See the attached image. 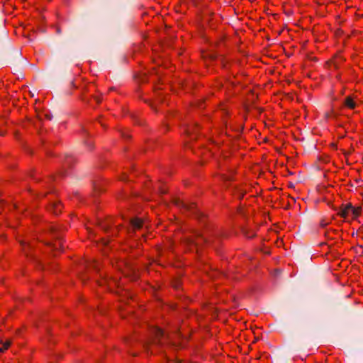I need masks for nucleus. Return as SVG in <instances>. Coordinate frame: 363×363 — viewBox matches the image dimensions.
Returning a JSON list of instances; mask_svg holds the SVG:
<instances>
[{"label":"nucleus","instance_id":"nucleus-1","mask_svg":"<svg viewBox=\"0 0 363 363\" xmlns=\"http://www.w3.org/2000/svg\"><path fill=\"white\" fill-rule=\"evenodd\" d=\"M1 57L6 63L14 66L16 71H19L22 65L25 64V60L22 57L20 50L13 48L9 45L2 52Z\"/></svg>","mask_w":363,"mask_h":363},{"label":"nucleus","instance_id":"nucleus-2","mask_svg":"<svg viewBox=\"0 0 363 363\" xmlns=\"http://www.w3.org/2000/svg\"><path fill=\"white\" fill-rule=\"evenodd\" d=\"M152 335V339L149 342L146 343L147 346L152 344L158 347H162L164 345L162 339L165 337L169 341V345L171 347H178L175 343L170 340V337L169 335H166L164 331L159 328H153Z\"/></svg>","mask_w":363,"mask_h":363},{"label":"nucleus","instance_id":"nucleus-3","mask_svg":"<svg viewBox=\"0 0 363 363\" xmlns=\"http://www.w3.org/2000/svg\"><path fill=\"white\" fill-rule=\"evenodd\" d=\"M361 212V207L354 208L351 203H347L345 206H342L338 210L337 214L342 218H347L351 216L353 219H355L359 216Z\"/></svg>","mask_w":363,"mask_h":363},{"label":"nucleus","instance_id":"nucleus-4","mask_svg":"<svg viewBox=\"0 0 363 363\" xmlns=\"http://www.w3.org/2000/svg\"><path fill=\"white\" fill-rule=\"evenodd\" d=\"M175 204L180 208H184L186 211H190L192 213L195 214L198 218L201 216V213L198 211L194 203L186 204L178 200L175 201Z\"/></svg>","mask_w":363,"mask_h":363},{"label":"nucleus","instance_id":"nucleus-5","mask_svg":"<svg viewBox=\"0 0 363 363\" xmlns=\"http://www.w3.org/2000/svg\"><path fill=\"white\" fill-rule=\"evenodd\" d=\"M130 228L132 230H140L143 227V221L138 218H133L130 220Z\"/></svg>","mask_w":363,"mask_h":363},{"label":"nucleus","instance_id":"nucleus-6","mask_svg":"<svg viewBox=\"0 0 363 363\" xmlns=\"http://www.w3.org/2000/svg\"><path fill=\"white\" fill-rule=\"evenodd\" d=\"M127 275L133 277V279H137L138 275L136 274V269L133 267V266L128 265L127 267Z\"/></svg>","mask_w":363,"mask_h":363},{"label":"nucleus","instance_id":"nucleus-7","mask_svg":"<svg viewBox=\"0 0 363 363\" xmlns=\"http://www.w3.org/2000/svg\"><path fill=\"white\" fill-rule=\"evenodd\" d=\"M51 208L53 210V213L55 214H58L61 212L62 205L60 202H53L51 204Z\"/></svg>","mask_w":363,"mask_h":363},{"label":"nucleus","instance_id":"nucleus-8","mask_svg":"<svg viewBox=\"0 0 363 363\" xmlns=\"http://www.w3.org/2000/svg\"><path fill=\"white\" fill-rule=\"evenodd\" d=\"M74 162V158L69 155H65L64 158V164L67 167H70Z\"/></svg>","mask_w":363,"mask_h":363},{"label":"nucleus","instance_id":"nucleus-9","mask_svg":"<svg viewBox=\"0 0 363 363\" xmlns=\"http://www.w3.org/2000/svg\"><path fill=\"white\" fill-rule=\"evenodd\" d=\"M11 342L10 340L2 341L0 340V352H2L7 350L10 346Z\"/></svg>","mask_w":363,"mask_h":363},{"label":"nucleus","instance_id":"nucleus-10","mask_svg":"<svg viewBox=\"0 0 363 363\" xmlns=\"http://www.w3.org/2000/svg\"><path fill=\"white\" fill-rule=\"evenodd\" d=\"M345 105L349 107L350 108H354L355 107V103L352 100V99L350 96L347 97L345 99Z\"/></svg>","mask_w":363,"mask_h":363},{"label":"nucleus","instance_id":"nucleus-11","mask_svg":"<svg viewBox=\"0 0 363 363\" xmlns=\"http://www.w3.org/2000/svg\"><path fill=\"white\" fill-rule=\"evenodd\" d=\"M199 237L201 238L203 243L214 245V241L211 239V238H205L200 235H199Z\"/></svg>","mask_w":363,"mask_h":363},{"label":"nucleus","instance_id":"nucleus-12","mask_svg":"<svg viewBox=\"0 0 363 363\" xmlns=\"http://www.w3.org/2000/svg\"><path fill=\"white\" fill-rule=\"evenodd\" d=\"M187 244L189 245H192V246H194L196 247H198V245H199V242L194 240V239H188L187 240Z\"/></svg>","mask_w":363,"mask_h":363},{"label":"nucleus","instance_id":"nucleus-13","mask_svg":"<svg viewBox=\"0 0 363 363\" xmlns=\"http://www.w3.org/2000/svg\"><path fill=\"white\" fill-rule=\"evenodd\" d=\"M243 233L245 235L249 238H253L255 236L254 233H248L247 230H243Z\"/></svg>","mask_w":363,"mask_h":363},{"label":"nucleus","instance_id":"nucleus-14","mask_svg":"<svg viewBox=\"0 0 363 363\" xmlns=\"http://www.w3.org/2000/svg\"><path fill=\"white\" fill-rule=\"evenodd\" d=\"M44 117L48 120H52V116L50 113L48 112V113H44Z\"/></svg>","mask_w":363,"mask_h":363},{"label":"nucleus","instance_id":"nucleus-15","mask_svg":"<svg viewBox=\"0 0 363 363\" xmlns=\"http://www.w3.org/2000/svg\"><path fill=\"white\" fill-rule=\"evenodd\" d=\"M173 286L175 289H178L179 287V281H175L174 283L173 284Z\"/></svg>","mask_w":363,"mask_h":363},{"label":"nucleus","instance_id":"nucleus-16","mask_svg":"<svg viewBox=\"0 0 363 363\" xmlns=\"http://www.w3.org/2000/svg\"><path fill=\"white\" fill-rule=\"evenodd\" d=\"M85 144L89 148H92V147H93L92 144L89 142H86Z\"/></svg>","mask_w":363,"mask_h":363},{"label":"nucleus","instance_id":"nucleus-17","mask_svg":"<svg viewBox=\"0 0 363 363\" xmlns=\"http://www.w3.org/2000/svg\"><path fill=\"white\" fill-rule=\"evenodd\" d=\"M1 36L3 38L6 39V33L4 30L1 32Z\"/></svg>","mask_w":363,"mask_h":363},{"label":"nucleus","instance_id":"nucleus-18","mask_svg":"<svg viewBox=\"0 0 363 363\" xmlns=\"http://www.w3.org/2000/svg\"><path fill=\"white\" fill-rule=\"evenodd\" d=\"M160 194H166V190H164V189H163L160 188Z\"/></svg>","mask_w":363,"mask_h":363},{"label":"nucleus","instance_id":"nucleus-19","mask_svg":"<svg viewBox=\"0 0 363 363\" xmlns=\"http://www.w3.org/2000/svg\"><path fill=\"white\" fill-rule=\"evenodd\" d=\"M101 228L104 230H107L108 226L105 224H101Z\"/></svg>","mask_w":363,"mask_h":363},{"label":"nucleus","instance_id":"nucleus-20","mask_svg":"<svg viewBox=\"0 0 363 363\" xmlns=\"http://www.w3.org/2000/svg\"><path fill=\"white\" fill-rule=\"evenodd\" d=\"M223 179H225V180H230L231 177H228V176H224Z\"/></svg>","mask_w":363,"mask_h":363},{"label":"nucleus","instance_id":"nucleus-21","mask_svg":"<svg viewBox=\"0 0 363 363\" xmlns=\"http://www.w3.org/2000/svg\"><path fill=\"white\" fill-rule=\"evenodd\" d=\"M57 34H60L61 33V30L59 28H57Z\"/></svg>","mask_w":363,"mask_h":363},{"label":"nucleus","instance_id":"nucleus-22","mask_svg":"<svg viewBox=\"0 0 363 363\" xmlns=\"http://www.w3.org/2000/svg\"><path fill=\"white\" fill-rule=\"evenodd\" d=\"M95 99H96V101L98 103H99V102H100V99H99L98 97H96V98H95Z\"/></svg>","mask_w":363,"mask_h":363},{"label":"nucleus","instance_id":"nucleus-23","mask_svg":"<svg viewBox=\"0 0 363 363\" xmlns=\"http://www.w3.org/2000/svg\"><path fill=\"white\" fill-rule=\"evenodd\" d=\"M4 134H5V133H4V132H1V131L0 130V135H4Z\"/></svg>","mask_w":363,"mask_h":363},{"label":"nucleus","instance_id":"nucleus-24","mask_svg":"<svg viewBox=\"0 0 363 363\" xmlns=\"http://www.w3.org/2000/svg\"><path fill=\"white\" fill-rule=\"evenodd\" d=\"M333 65H334V67H335V68H337V66L336 65V64H335V63H333Z\"/></svg>","mask_w":363,"mask_h":363},{"label":"nucleus","instance_id":"nucleus-25","mask_svg":"<svg viewBox=\"0 0 363 363\" xmlns=\"http://www.w3.org/2000/svg\"><path fill=\"white\" fill-rule=\"evenodd\" d=\"M327 225V223H322V225H323V226H325V225Z\"/></svg>","mask_w":363,"mask_h":363},{"label":"nucleus","instance_id":"nucleus-26","mask_svg":"<svg viewBox=\"0 0 363 363\" xmlns=\"http://www.w3.org/2000/svg\"><path fill=\"white\" fill-rule=\"evenodd\" d=\"M211 277H212V278H214L215 274H212Z\"/></svg>","mask_w":363,"mask_h":363},{"label":"nucleus","instance_id":"nucleus-27","mask_svg":"<svg viewBox=\"0 0 363 363\" xmlns=\"http://www.w3.org/2000/svg\"><path fill=\"white\" fill-rule=\"evenodd\" d=\"M48 334L50 335V331L48 330Z\"/></svg>","mask_w":363,"mask_h":363}]
</instances>
